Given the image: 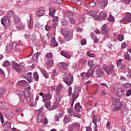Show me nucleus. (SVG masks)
Wrapping results in <instances>:
<instances>
[{
    "mask_svg": "<svg viewBox=\"0 0 131 131\" xmlns=\"http://www.w3.org/2000/svg\"><path fill=\"white\" fill-rule=\"evenodd\" d=\"M4 115L6 118L8 119H12L13 116L12 115V113L8 112H5Z\"/></svg>",
    "mask_w": 131,
    "mask_h": 131,
    "instance_id": "nucleus-25",
    "label": "nucleus"
},
{
    "mask_svg": "<svg viewBox=\"0 0 131 131\" xmlns=\"http://www.w3.org/2000/svg\"><path fill=\"white\" fill-rule=\"evenodd\" d=\"M39 55H40V53L39 52H37L35 53L34 55L32 56V59L35 62H37L38 61V58L39 57Z\"/></svg>",
    "mask_w": 131,
    "mask_h": 131,
    "instance_id": "nucleus-21",
    "label": "nucleus"
},
{
    "mask_svg": "<svg viewBox=\"0 0 131 131\" xmlns=\"http://www.w3.org/2000/svg\"><path fill=\"white\" fill-rule=\"evenodd\" d=\"M45 107L47 108V109H49L50 107H51V105H52V102L51 101H48L45 103Z\"/></svg>",
    "mask_w": 131,
    "mask_h": 131,
    "instance_id": "nucleus-50",
    "label": "nucleus"
},
{
    "mask_svg": "<svg viewBox=\"0 0 131 131\" xmlns=\"http://www.w3.org/2000/svg\"><path fill=\"white\" fill-rule=\"evenodd\" d=\"M124 96V92L120 88H119L117 91V97L120 98Z\"/></svg>",
    "mask_w": 131,
    "mask_h": 131,
    "instance_id": "nucleus-19",
    "label": "nucleus"
},
{
    "mask_svg": "<svg viewBox=\"0 0 131 131\" xmlns=\"http://www.w3.org/2000/svg\"><path fill=\"white\" fill-rule=\"evenodd\" d=\"M68 95L69 97H71L72 95V87L69 86L68 90Z\"/></svg>",
    "mask_w": 131,
    "mask_h": 131,
    "instance_id": "nucleus-49",
    "label": "nucleus"
},
{
    "mask_svg": "<svg viewBox=\"0 0 131 131\" xmlns=\"http://www.w3.org/2000/svg\"><path fill=\"white\" fill-rule=\"evenodd\" d=\"M70 121H71V117H70V115H66L64 116V118L63 119V123L64 125H67V124H68V123H69Z\"/></svg>",
    "mask_w": 131,
    "mask_h": 131,
    "instance_id": "nucleus-12",
    "label": "nucleus"
},
{
    "mask_svg": "<svg viewBox=\"0 0 131 131\" xmlns=\"http://www.w3.org/2000/svg\"><path fill=\"white\" fill-rule=\"evenodd\" d=\"M94 75L96 76V77H102L103 75H104V71L102 69H97L95 72V74Z\"/></svg>",
    "mask_w": 131,
    "mask_h": 131,
    "instance_id": "nucleus-13",
    "label": "nucleus"
},
{
    "mask_svg": "<svg viewBox=\"0 0 131 131\" xmlns=\"http://www.w3.org/2000/svg\"><path fill=\"white\" fill-rule=\"evenodd\" d=\"M92 122L95 124V126L96 127H98V119H97V117H96V115H93L92 117Z\"/></svg>",
    "mask_w": 131,
    "mask_h": 131,
    "instance_id": "nucleus-28",
    "label": "nucleus"
},
{
    "mask_svg": "<svg viewBox=\"0 0 131 131\" xmlns=\"http://www.w3.org/2000/svg\"><path fill=\"white\" fill-rule=\"evenodd\" d=\"M67 17L68 18H69L70 19H71V18H72V17H73L74 16V14L73 12L71 11H68L67 13Z\"/></svg>",
    "mask_w": 131,
    "mask_h": 131,
    "instance_id": "nucleus-42",
    "label": "nucleus"
},
{
    "mask_svg": "<svg viewBox=\"0 0 131 131\" xmlns=\"http://www.w3.org/2000/svg\"><path fill=\"white\" fill-rule=\"evenodd\" d=\"M16 29H19V30H23V29H24V26L23 25L19 24L16 26Z\"/></svg>",
    "mask_w": 131,
    "mask_h": 131,
    "instance_id": "nucleus-45",
    "label": "nucleus"
},
{
    "mask_svg": "<svg viewBox=\"0 0 131 131\" xmlns=\"http://www.w3.org/2000/svg\"><path fill=\"white\" fill-rule=\"evenodd\" d=\"M24 94L27 99V101L28 103H30L31 102H33V95L32 94H30L29 91L27 90H25L24 91Z\"/></svg>",
    "mask_w": 131,
    "mask_h": 131,
    "instance_id": "nucleus-4",
    "label": "nucleus"
},
{
    "mask_svg": "<svg viewBox=\"0 0 131 131\" xmlns=\"http://www.w3.org/2000/svg\"><path fill=\"white\" fill-rule=\"evenodd\" d=\"M26 78L27 79V80H28V81L29 82V83H31V82H32V77H26Z\"/></svg>",
    "mask_w": 131,
    "mask_h": 131,
    "instance_id": "nucleus-60",
    "label": "nucleus"
},
{
    "mask_svg": "<svg viewBox=\"0 0 131 131\" xmlns=\"http://www.w3.org/2000/svg\"><path fill=\"white\" fill-rule=\"evenodd\" d=\"M74 109L77 112H80L81 110V105L79 103V102L76 103L74 106Z\"/></svg>",
    "mask_w": 131,
    "mask_h": 131,
    "instance_id": "nucleus-23",
    "label": "nucleus"
},
{
    "mask_svg": "<svg viewBox=\"0 0 131 131\" xmlns=\"http://www.w3.org/2000/svg\"><path fill=\"white\" fill-rule=\"evenodd\" d=\"M12 49L13 47H12V46L10 45V44L7 45L6 50V53H11Z\"/></svg>",
    "mask_w": 131,
    "mask_h": 131,
    "instance_id": "nucleus-34",
    "label": "nucleus"
},
{
    "mask_svg": "<svg viewBox=\"0 0 131 131\" xmlns=\"http://www.w3.org/2000/svg\"><path fill=\"white\" fill-rule=\"evenodd\" d=\"M51 46L53 47V48H56V47H58V46H59V44L58 43V42L56 41V38H55V37H53L51 38Z\"/></svg>",
    "mask_w": 131,
    "mask_h": 131,
    "instance_id": "nucleus-18",
    "label": "nucleus"
},
{
    "mask_svg": "<svg viewBox=\"0 0 131 131\" xmlns=\"http://www.w3.org/2000/svg\"><path fill=\"white\" fill-rule=\"evenodd\" d=\"M43 117V115H39L37 118V122H38V123H41V122H42Z\"/></svg>",
    "mask_w": 131,
    "mask_h": 131,
    "instance_id": "nucleus-36",
    "label": "nucleus"
},
{
    "mask_svg": "<svg viewBox=\"0 0 131 131\" xmlns=\"http://www.w3.org/2000/svg\"><path fill=\"white\" fill-rule=\"evenodd\" d=\"M60 33L62 35L64 36L65 35H67V34H69V31H68L66 28H64L61 29Z\"/></svg>",
    "mask_w": 131,
    "mask_h": 131,
    "instance_id": "nucleus-26",
    "label": "nucleus"
},
{
    "mask_svg": "<svg viewBox=\"0 0 131 131\" xmlns=\"http://www.w3.org/2000/svg\"><path fill=\"white\" fill-rule=\"evenodd\" d=\"M124 57L126 60H128V61H131L130 55L128 54V52H125L124 54Z\"/></svg>",
    "mask_w": 131,
    "mask_h": 131,
    "instance_id": "nucleus-38",
    "label": "nucleus"
},
{
    "mask_svg": "<svg viewBox=\"0 0 131 131\" xmlns=\"http://www.w3.org/2000/svg\"><path fill=\"white\" fill-rule=\"evenodd\" d=\"M112 104L114 107L112 108V111L114 112H116L117 111H119L121 109L122 103L120 102V99L119 98H115L114 97H112Z\"/></svg>",
    "mask_w": 131,
    "mask_h": 131,
    "instance_id": "nucleus-1",
    "label": "nucleus"
},
{
    "mask_svg": "<svg viewBox=\"0 0 131 131\" xmlns=\"http://www.w3.org/2000/svg\"><path fill=\"white\" fill-rule=\"evenodd\" d=\"M90 71H91V69L89 71V72L88 73L85 74L86 77H90L91 76V75L92 77H95V70H93L91 72V74Z\"/></svg>",
    "mask_w": 131,
    "mask_h": 131,
    "instance_id": "nucleus-24",
    "label": "nucleus"
},
{
    "mask_svg": "<svg viewBox=\"0 0 131 131\" xmlns=\"http://www.w3.org/2000/svg\"><path fill=\"white\" fill-rule=\"evenodd\" d=\"M5 127H6V128H11V123L6 122L5 124Z\"/></svg>",
    "mask_w": 131,
    "mask_h": 131,
    "instance_id": "nucleus-57",
    "label": "nucleus"
},
{
    "mask_svg": "<svg viewBox=\"0 0 131 131\" xmlns=\"http://www.w3.org/2000/svg\"><path fill=\"white\" fill-rule=\"evenodd\" d=\"M91 37L92 39L94 40V42H99V39H98L97 36H96V35H95L94 33H91Z\"/></svg>",
    "mask_w": 131,
    "mask_h": 131,
    "instance_id": "nucleus-30",
    "label": "nucleus"
},
{
    "mask_svg": "<svg viewBox=\"0 0 131 131\" xmlns=\"http://www.w3.org/2000/svg\"><path fill=\"white\" fill-rule=\"evenodd\" d=\"M45 30H46V31H51V30L52 29V27H51V26H49V25H47L45 26Z\"/></svg>",
    "mask_w": 131,
    "mask_h": 131,
    "instance_id": "nucleus-52",
    "label": "nucleus"
},
{
    "mask_svg": "<svg viewBox=\"0 0 131 131\" xmlns=\"http://www.w3.org/2000/svg\"><path fill=\"white\" fill-rule=\"evenodd\" d=\"M17 84L19 85V86L23 87V86H26V85L28 84V83L26 80H23L19 81L17 83Z\"/></svg>",
    "mask_w": 131,
    "mask_h": 131,
    "instance_id": "nucleus-22",
    "label": "nucleus"
},
{
    "mask_svg": "<svg viewBox=\"0 0 131 131\" xmlns=\"http://www.w3.org/2000/svg\"><path fill=\"white\" fill-rule=\"evenodd\" d=\"M74 116H75V117H77L78 118H80V117H81V115L77 113H75L74 114Z\"/></svg>",
    "mask_w": 131,
    "mask_h": 131,
    "instance_id": "nucleus-64",
    "label": "nucleus"
},
{
    "mask_svg": "<svg viewBox=\"0 0 131 131\" xmlns=\"http://www.w3.org/2000/svg\"><path fill=\"white\" fill-rule=\"evenodd\" d=\"M56 101H57V102H60L61 101V99H62V97L61 96V95H60V94L58 93V94H56Z\"/></svg>",
    "mask_w": 131,
    "mask_h": 131,
    "instance_id": "nucleus-51",
    "label": "nucleus"
},
{
    "mask_svg": "<svg viewBox=\"0 0 131 131\" xmlns=\"http://www.w3.org/2000/svg\"><path fill=\"white\" fill-rule=\"evenodd\" d=\"M76 31L77 32H82V28H80V27L78 26L76 28Z\"/></svg>",
    "mask_w": 131,
    "mask_h": 131,
    "instance_id": "nucleus-59",
    "label": "nucleus"
},
{
    "mask_svg": "<svg viewBox=\"0 0 131 131\" xmlns=\"http://www.w3.org/2000/svg\"><path fill=\"white\" fill-rule=\"evenodd\" d=\"M122 21H124V22H131V14L128 12L126 13L125 17H123Z\"/></svg>",
    "mask_w": 131,
    "mask_h": 131,
    "instance_id": "nucleus-14",
    "label": "nucleus"
},
{
    "mask_svg": "<svg viewBox=\"0 0 131 131\" xmlns=\"http://www.w3.org/2000/svg\"><path fill=\"white\" fill-rule=\"evenodd\" d=\"M1 23L2 25L5 27L9 26V23H10V18L9 17L6 16V15L3 16V17L1 19Z\"/></svg>",
    "mask_w": 131,
    "mask_h": 131,
    "instance_id": "nucleus-9",
    "label": "nucleus"
},
{
    "mask_svg": "<svg viewBox=\"0 0 131 131\" xmlns=\"http://www.w3.org/2000/svg\"><path fill=\"white\" fill-rule=\"evenodd\" d=\"M42 121L43 124H44L45 125L48 124V119L47 118L43 117Z\"/></svg>",
    "mask_w": 131,
    "mask_h": 131,
    "instance_id": "nucleus-53",
    "label": "nucleus"
},
{
    "mask_svg": "<svg viewBox=\"0 0 131 131\" xmlns=\"http://www.w3.org/2000/svg\"><path fill=\"white\" fill-rule=\"evenodd\" d=\"M81 91V88L80 87H78L77 86H75L74 88V92L73 93L72 96V100H76V99L79 97V93H80V91Z\"/></svg>",
    "mask_w": 131,
    "mask_h": 131,
    "instance_id": "nucleus-3",
    "label": "nucleus"
},
{
    "mask_svg": "<svg viewBox=\"0 0 131 131\" xmlns=\"http://www.w3.org/2000/svg\"><path fill=\"white\" fill-rule=\"evenodd\" d=\"M60 54H61V56H63V57H65L66 58H68L69 59L71 58V56H70V54L67 53L66 52H65L64 51H61L60 52Z\"/></svg>",
    "mask_w": 131,
    "mask_h": 131,
    "instance_id": "nucleus-37",
    "label": "nucleus"
},
{
    "mask_svg": "<svg viewBox=\"0 0 131 131\" xmlns=\"http://www.w3.org/2000/svg\"><path fill=\"white\" fill-rule=\"evenodd\" d=\"M60 105V103H58L57 102H54L51 108L49 109L50 111H52V110H55V109H57L58 107H59Z\"/></svg>",
    "mask_w": 131,
    "mask_h": 131,
    "instance_id": "nucleus-20",
    "label": "nucleus"
},
{
    "mask_svg": "<svg viewBox=\"0 0 131 131\" xmlns=\"http://www.w3.org/2000/svg\"><path fill=\"white\" fill-rule=\"evenodd\" d=\"M13 22L15 24H19L20 23V17L18 16L15 17L13 20Z\"/></svg>",
    "mask_w": 131,
    "mask_h": 131,
    "instance_id": "nucleus-41",
    "label": "nucleus"
},
{
    "mask_svg": "<svg viewBox=\"0 0 131 131\" xmlns=\"http://www.w3.org/2000/svg\"><path fill=\"white\" fill-rule=\"evenodd\" d=\"M11 65V63L10 61L8 60L5 61L3 63V67H8V66H10Z\"/></svg>",
    "mask_w": 131,
    "mask_h": 131,
    "instance_id": "nucleus-40",
    "label": "nucleus"
},
{
    "mask_svg": "<svg viewBox=\"0 0 131 131\" xmlns=\"http://www.w3.org/2000/svg\"><path fill=\"white\" fill-rule=\"evenodd\" d=\"M89 16H91L92 17H94V20H97V18H96V16H97V13L93 11H90L88 13Z\"/></svg>",
    "mask_w": 131,
    "mask_h": 131,
    "instance_id": "nucleus-27",
    "label": "nucleus"
},
{
    "mask_svg": "<svg viewBox=\"0 0 131 131\" xmlns=\"http://www.w3.org/2000/svg\"><path fill=\"white\" fill-rule=\"evenodd\" d=\"M12 69L13 70H15L17 72H21L22 71V69L20 68V64L17 63L15 61H12L11 62Z\"/></svg>",
    "mask_w": 131,
    "mask_h": 131,
    "instance_id": "nucleus-7",
    "label": "nucleus"
},
{
    "mask_svg": "<svg viewBox=\"0 0 131 131\" xmlns=\"http://www.w3.org/2000/svg\"><path fill=\"white\" fill-rule=\"evenodd\" d=\"M122 64V59H119L117 61V66L118 68H119Z\"/></svg>",
    "mask_w": 131,
    "mask_h": 131,
    "instance_id": "nucleus-47",
    "label": "nucleus"
},
{
    "mask_svg": "<svg viewBox=\"0 0 131 131\" xmlns=\"http://www.w3.org/2000/svg\"><path fill=\"white\" fill-rule=\"evenodd\" d=\"M87 55L89 56V57H91L92 58H95V54L90 53V52H87Z\"/></svg>",
    "mask_w": 131,
    "mask_h": 131,
    "instance_id": "nucleus-63",
    "label": "nucleus"
},
{
    "mask_svg": "<svg viewBox=\"0 0 131 131\" xmlns=\"http://www.w3.org/2000/svg\"><path fill=\"white\" fill-rule=\"evenodd\" d=\"M55 121H59V119H60V117L57 114H56L54 116V118Z\"/></svg>",
    "mask_w": 131,
    "mask_h": 131,
    "instance_id": "nucleus-62",
    "label": "nucleus"
},
{
    "mask_svg": "<svg viewBox=\"0 0 131 131\" xmlns=\"http://www.w3.org/2000/svg\"><path fill=\"white\" fill-rule=\"evenodd\" d=\"M47 63V65L48 66H50V67H52V66H54V61L53 60H48Z\"/></svg>",
    "mask_w": 131,
    "mask_h": 131,
    "instance_id": "nucleus-43",
    "label": "nucleus"
},
{
    "mask_svg": "<svg viewBox=\"0 0 131 131\" xmlns=\"http://www.w3.org/2000/svg\"><path fill=\"white\" fill-rule=\"evenodd\" d=\"M58 67H59V68H62V69H64V70H67L68 69V64L66 62H60L59 63L57 64Z\"/></svg>",
    "mask_w": 131,
    "mask_h": 131,
    "instance_id": "nucleus-15",
    "label": "nucleus"
},
{
    "mask_svg": "<svg viewBox=\"0 0 131 131\" xmlns=\"http://www.w3.org/2000/svg\"><path fill=\"white\" fill-rule=\"evenodd\" d=\"M72 34L69 33V34L64 35V39L65 40H67V41H68L69 40H71V39H72Z\"/></svg>",
    "mask_w": 131,
    "mask_h": 131,
    "instance_id": "nucleus-31",
    "label": "nucleus"
},
{
    "mask_svg": "<svg viewBox=\"0 0 131 131\" xmlns=\"http://www.w3.org/2000/svg\"><path fill=\"white\" fill-rule=\"evenodd\" d=\"M107 16V13L105 12L104 11H101L99 14V17L101 18L104 19L105 17Z\"/></svg>",
    "mask_w": 131,
    "mask_h": 131,
    "instance_id": "nucleus-39",
    "label": "nucleus"
},
{
    "mask_svg": "<svg viewBox=\"0 0 131 131\" xmlns=\"http://www.w3.org/2000/svg\"><path fill=\"white\" fill-rule=\"evenodd\" d=\"M6 93V89L0 88V98L3 97V95H5Z\"/></svg>",
    "mask_w": 131,
    "mask_h": 131,
    "instance_id": "nucleus-44",
    "label": "nucleus"
},
{
    "mask_svg": "<svg viewBox=\"0 0 131 131\" xmlns=\"http://www.w3.org/2000/svg\"><path fill=\"white\" fill-rule=\"evenodd\" d=\"M39 95L42 97L43 102H45V101H49L52 99V95H50V92H49L48 94L40 93Z\"/></svg>",
    "mask_w": 131,
    "mask_h": 131,
    "instance_id": "nucleus-10",
    "label": "nucleus"
},
{
    "mask_svg": "<svg viewBox=\"0 0 131 131\" xmlns=\"http://www.w3.org/2000/svg\"><path fill=\"white\" fill-rule=\"evenodd\" d=\"M108 31H109V28H108V27H107L106 24H104L101 27L102 34L105 35Z\"/></svg>",
    "mask_w": 131,
    "mask_h": 131,
    "instance_id": "nucleus-16",
    "label": "nucleus"
},
{
    "mask_svg": "<svg viewBox=\"0 0 131 131\" xmlns=\"http://www.w3.org/2000/svg\"><path fill=\"white\" fill-rule=\"evenodd\" d=\"M61 23L63 26H66V25H68V24H69V21H68L67 18H62L61 19Z\"/></svg>",
    "mask_w": 131,
    "mask_h": 131,
    "instance_id": "nucleus-29",
    "label": "nucleus"
},
{
    "mask_svg": "<svg viewBox=\"0 0 131 131\" xmlns=\"http://www.w3.org/2000/svg\"><path fill=\"white\" fill-rule=\"evenodd\" d=\"M80 124L77 122L73 123L71 125H69L68 131H73L74 129H79Z\"/></svg>",
    "mask_w": 131,
    "mask_h": 131,
    "instance_id": "nucleus-5",
    "label": "nucleus"
},
{
    "mask_svg": "<svg viewBox=\"0 0 131 131\" xmlns=\"http://www.w3.org/2000/svg\"><path fill=\"white\" fill-rule=\"evenodd\" d=\"M0 119H1V123H4V122H5L4 116H3V114H2V113H0Z\"/></svg>",
    "mask_w": 131,
    "mask_h": 131,
    "instance_id": "nucleus-61",
    "label": "nucleus"
},
{
    "mask_svg": "<svg viewBox=\"0 0 131 131\" xmlns=\"http://www.w3.org/2000/svg\"><path fill=\"white\" fill-rule=\"evenodd\" d=\"M99 7H101L102 9H104L106 6L108 5V0H102L101 2L99 3Z\"/></svg>",
    "mask_w": 131,
    "mask_h": 131,
    "instance_id": "nucleus-17",
    "label": "nucleus"
},
{
    "mask_svg": "<svg viewBox=\"0 0 131 131\" xmlns=\"http://www.w3.org/2000/svg\"><path fill=\"white\" fill-rule=\"evenodd\" d=\"M62 89H63L62 84L58 85L56 89L55 94H60V92H61Z\"/></svg>",
    "mask_w": 131,
    "mask_h": 131,
    "instance_id": "nucleus-33",
    "label": "nucleus"
},
{
    "mask_svg": "<svg viewBox=\"0 0 131 131\" xmlns=\"http://www.w3.org/2000/svg\"><path fill=\"white\" fill-rule=\"evenodd\" d=\"M45 7H40L36 13L37 17H41V16H43V15H45Z\"/></svg>",
    "mask_w": 131,
    "mask_h": 131,
    "instance_id": "nucleus-11",
    "label": "nucleus"
},
{
    "mask_svg": "<svg viewBox=\"0 0 131 131\" xmlns=\"http://www.w3.org/2000/svg\"><path fill=\"white\" fill-rule=\"evenodd\" d=\"M117 39L119 41H122L124 39V36L122 35L119 34L117 36Z\"/></svg>",
    "mask_w": 131,
    "mask_h": 131,
    "instance_id": "nucleus-46",
    "label": "nucleus"
},
{
    "mask_svg": "<svg viewBox=\"0 0 131 131\" xmlns=\"http://www.w3.org/2000/svg\"><path fill=\"white\" fill-rule=\"evenodd\" d=\"M96 2L93 1V2H91L89 4V6L91 7V8H95V7H96Z\"/></svg>",
    "mask_w": 131,
    "mask_h": 131,
    "instance_id": "nucleus-58",
    "label": "nucleus"
},
{
    "mask_svg": "<svg viewBox=\"0 0 131 131\" xmlns=\"http://www.w3.org/2000/svg\"><path fill=\"white\" fill-rule=\"evenodd\" d=\"M114 67L113 64H110L108 66H104L103 68L108 75L111 74L113 76H116V72L114 70Z\"/></svg>",
    "mask_w": 131,
    "mask_h": 131,
    "instance_id": "nucleus-2",
    "label": "nucleus"
},
{
    "mask_svg": "<svg viewBox=\"0 0 131 131\" xmlns=\"http://www.w3.org/2000/svg\"><path fill=\"white\" fill-rule=\"evenodd\" d=\"M34 79L36 81H38V79L39 78V75H38V74L37 72H34L33 74Z\"/></svg>",
    "mask_w": 131,
    "mask_h": 131,
    "instance_id": "nucleus-35",
    "label": "nucleus"
},
{
    "mask_svg": "<svg viewBox=\"0 0 131 131\" xmlns=\"http://www.w3.org/2000/svg\"><path fill=\"white\" fill-rule=\"evenodd\" d=\"M46 58H48V59H52L53 58V53H48L46 54L45 56Z\"/></svg>",
    "mask_w": 131,
    "mask_h": 131,
    "instance_id": "nucleus-48",
    "label": "nucleus"
},
{
    "mask_svg": "<svg viewBox=\"0 0 131 131\" xmlns=\"http://www.w3.org/2000/svg\"><path fill=\"white\" fill-rule=\"evenodd\" d=\"M55 14H56V10L54 9H51L49 10V15L52 17V21L53 22H57L59 17L58 16H55Z\"/></svg>",
    "mask_w": 131,
    "mask_h": 131,
    "instance_id": "nucleus-8",
    "label": "nucleus"
},
{
    "mask_svg": "<svg viewBox=\"0 0 131 131\" xmlns=\"http://www.w3.org/2000/svg\"><path fill=\"white\" fill-rule=\"evenodd\" d=\"M106 94H107L106 89L105 88L102 89L100 96H105V95H106Z\"/></svg>",
    "mask_w": 131,
    "mask_h": 131,
    "instance_id": "nucleus-54",
    "label": "nucleus"
},
{
    "mask_svg": "<svg viewBox=\"0 0 131 131\" xmlns=\"http://www.w3.org/2000/svg\"><path fill=\"white\" fill-rule=\"evenodd\" d=\"M63 81L67 85H71L73 83V75L71 74L68 77H66L63 79Z\"/></svg>",
    "mask_w": 131,
    "mask_h": 131,
    "instance_id": "nucleus-6",
    "label": "nucleus"
},
{
    "mask_svg": "<svg viewBox=\"0 0 131 131\" xmlns=\"http://www.w3.org/2000/svg\"><path fill=\"white\" fill-rule=\"evenodd\" d=\"M69 21L71 24H75L76 23V20H75L74 18H70Z\"/></svg>",
    "mask_w": 131,
    "mask_h": 131,
    "instance_id": "nucleus-56",
    "label": "nucleus"
},
{
    "mask_svg": "<svg viewBox=\"0 0 131 131\" xmlns=\"http://www.w3.org/2000/svg\"><path fill=\"white\" fill-rule=\"evenodd\" d=\"M73 107H70L69 108L68 111V113L69 115H72V113H73V109L72 108Z\"/></svg>",
    "mask_w": 131,
    "mask_h": 131,
    "instance_id": "nucleus-55",
    "label": "nucleus"
},
{
    "mask_svg": "<svg viewBox=\"0 0 131 131\" xmlns=\"http://www.w3.org/2000/svg\"><path fill=\"white\" fill-rule=\"evenodd\" d=\"M14 15H15V12H14V11L10 10L8 12V14L5 16H8V18L10 19L11 17H14Z\"/></svg>",
    "mask_w": 131,
    "mask_h": 131,
    "instance_id": "nucleus-32",
    "label": "nucleus"
}]
</instances>
